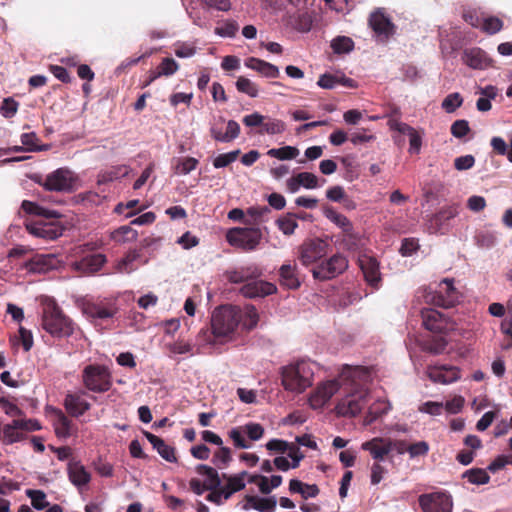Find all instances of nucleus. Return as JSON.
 <instances>
[{
    "instance_id": "1",
    "label": "nucleus",
    "mask_w": 512,
    "mask_h": 512,
    "mask_svg": "<svg viewBox=\"0 0 512 512\" xmlns=\"http://www.w3.org/2000/svg\"><path fill=\"white\" fill-rule=\"evenodd\" d=\"M353 368H360L364 375L353 381L347 388H343L344 396L337 403L335 410L338 415L343 417H355L358 415L368 400V390L365 387L370 379V372L367 368L362 366H352Z\"/></svg>"
},
{
    "instance_id": "2",
    "label": "nucleus",
    "mask_w": 512,
    "mask_h": 512,
    "mask_svg": "<svg viewBox=\"0 0 512 512\" xmlns=\"http://www.w3.org/2000/svg\"><path fill=\"white\" fill-rule=\"evenodd\" d=\"M362 375H364V372L360 368L345 366L337 378L317 385L309 396V405L313 409L323 408L337 392H342L343 388H347V385H350Z\"/></svg>"
},
{
    "instance_id": "3",
    "label": "nucleus",
    "mask_w": 512,
    "mask_h": 512,
    "mask_svg": "<svg viewBox=\"0 0 512 512\" xmlns=\"http://www.w3.org/2000/svg\"><path fill=\"white\" fill-rule=\"evenodd\" d=\"M314 363L300 360L281 368V384L283 388L294 394H301L313 383Z\"/></svg>"
},
{
    "instance_id": "4",
    "label": "nucleus",
    "mask_w": 512,
    "mask_h": 512,
    "mask_svg": "<svg viewBox=\"0 0 512 512\" xmlns=\"http://www.w3.org/2000/svg\"><path fill=\"white\" fill-rule=\"evenodd\" d=\"M240 323V310L232 306L217 308L211 319L212 333L220 341H229L233 338Z\"/></svg>"
},
{
    "instance_id": "5",
    "label": "nucleus",
    "mask_w": 512,
    "mask_h": 512,
    "mask_svg": "<svg viewBox=\"0 0 512 512\" xmlns=\"http://www.w3.org/2000/svg\"><path fill=\"white\" fill-rule=\"evenodd\" d=\"M42 326L50 335L69 337L74 332V323L56 305L48 306L43 313Z\"/></svg>"
},
{
    "instance_id": "6",
    "label": "nucleus",
    "mask_w": 512,
    "mask_h": 512,
    "mask_svg": "<svg viewBox=\"0 0 512 512\" xmlns=\"http://www.w3.org/2000/svg\"><path fill=\"white\" fill-rule=\"evenodd\" d=\"M262 231L258 227H235L226 233L227 242L244 251H253L260 244Z\"/></svg>"
},
{
    "instance_id": "7",
    "label": "nucleus",
    "mask_w": 512,
    "mask_h": 512,
    "mask_svg": "<svg viewBox=\"0 0 512 512\" xmlns=\"http://www.w3.org/2000/svg\"><path fill=\"white\" fill-rule=\"evenodd\" d=\"M84 386L94 393H103L112 386L111 374L103 365H87L82 372Z\"/></svg>"
},
{
    "instance_id": "8",
    "label": "nucleus",
    "mask_w": 512,
    "mask_h": 512,
    "mask_svg": "<svg viewBox=\"0 0 512 512\" xmlns=\"http://www.w3.org/2000/svg\"><path fill=\"white\" fill-rule=\"evenodd\" d=\"M78 176L69 168L62 167L49 173L41 185L48 191L71 192L78 187Z\"/></svg>"
},
{
    "instance_id": "9",
    "label": "nucleus",
    "mask_w": 512,
    "mask_h": 512,
    "mask_svg": "<svg viewBox=\"0 0 512 512\" xmlns=\"http://www.w3.org/2000/svg\"><path fill=\"white\" fill-rule=\"evenodd\" d=\"M348 268V260L341 254H335L312 269V275L317 280H330L343 273Z\"/></svg>"
},
{
    "instance_id": "10",
    "label": "nucleus",
    "mask_w": 512,
    "mask_h": 512,
    "mask_svg": "<svg viewBox=\"0 0 512 512\" xmlns=\"http://www.w3.org/2000/svg\"><path fill=\"white\" fill-rule=\"evenodd\" d=\"M418 501L423 512H452L453 509L452 496L446 491L422 494Z\"/></svg>"
},
{
    "instance_id": "11",
    "label": "nucleus",
    "mask_w": 512,
    "mask_h": 512,
    "mask_svg": "<svg viewBox=\"0 0 512 512\" xmlns=\"http://www.w3.org/2000/svg\"><path fill=\"white\" fill-rule=\"evenodd\" d=\"M457 299L458 291L454 287V280L449 278H445L439 283L436 293H428L425 295L427 303L444 308L453 306Z\"/></svg>"
},
{
    "instance_id": "12",
    "label": "nucleus",
    "mask_w": 512,
    "mask_h": 512,
    "mask_svg": "<svg viewBox=\"0 0 512 512\" xmlns=\"http://www.w3.org/2000/svg\"><path fill=\"white\" fill-rule=\"evenodd\" d=\"M328 243L321 239H311L298 247V259L303 266H310L327 254Z\"/></svg>"
},
{
    "instance_id": "13",
    "label": "nucleus",
    "mask_w": 512,
    "mask_h": 512,
    "mask_svg": "<svg viewBox=\"0 0 512 512\" xmlns=\"http://www.w3.org/2000/svg\"><path fill=\"white\" fill-rule=\"evenodd\" d=\"M421 316L425 328L432 332L446 333L453 328L449 319L435 309H423Z\"/></svg>"
},
{
    "instance_id": "14",
    "label": "nucleus",
    "mask_w": 512,
    "mask_h": 512,
    "mask_svg": "<svg viewBox=\"0 0 512 512\" xmlns=\"http://www.w3.org/2000/svg\"><path fill=\"white\" fill-rule=\"evenodd\" d=\"M461 59L465 65L475 70H484L492 65V59L478 47L465 49Z\"/></svg>"
},
{
    "instance_id": "15",
    "label": "nucleus",
    "mask_w": 512,
    "mask_h": 512,
    "mask_svg": "<svg viewBox=\"0 0 512 512\" xmlns=\"http://www.w3.org/2000/svg\"><path fill=\"white\" fill-rule=\"evenodd\" d=\"M369 24L377 38L381 41L387 40L395 32L394 25L390 19L381 11H376L371 14Z\"/></svg>"
},
{
    "instance_id": "16",
    "label": "nucleus",
    "mask_w": 512,
    "mask_h": 512,
    "mask_svg": "<svg viewBox=\"0 0 512 512\" xmlns=\"http://www.w3.org/2000/svg\"><path fill=\"white\" fill-rule=\"evenodd\" d=\"M58 260L52 254H39L24 264L27 272L32 274H43L57 267Z\"/></svg>"
},
{
    "instance_id": "17",
    "label": "nucleus",
    "mask_w": 512,
    "mask_h": 512,
    "mask_svg": "<svg viewBox=\"0 0 512 512\" xmlns=\"http://www.w3.org/2000/svg\"><path fill=\"white\" fill-rule=\"evenodd\" d=\"M427 376L434 383L447 385L460 379V372L453 366H431L427 369Z\"/></svg>"
},
{
    "instance_id": "18",
    "label": "nucleus",
    "mask_w": 512,
    "mask_h": 512,
    "mask_svg": "<svg viewBox=\"0 0 512 512\" xmlns=\"http://www.w3.org/2000/svg\"><path fill=\"white\" fill-rule=\"evenodd\" d=\"M361 448L364 451H368L372 458L378 462L384 460V458L392 451V445L390 439L375 437L369 441L363 442Z\"/></svg>"
},
{
    "instance_id": "19",
    "label": "nucleus",
    "mask_w": 512,
    "mask_h": 512,
    "mask_svg": "<svg viewBox=\"0 0 512 512\" xmlns=\"http://www.w3.org/2000/svg\"><path fill=\"white\" fill-rule=\"evenodd\" d=\"M105 262L106 257L103 254H92L72 262L71 268L80 274H92L99 271Z\"/></svg>"
},
{
    "instance_id": "20",
    "label": "nucleus",
    "mask_w": 512,
    "mask_h": 512,
    "mask_svg": "<svg viewBox=\"0 0 512 512\" xmlns=\"http://www.w3.org/2000/svg\"><path fill=\"white\" fill-rule=\"evenodd\" d=\"M359 265L367 283L376 287L381 280L378 261L370 255L363 254L359 257Z\"/></svg>"
},
{
    "instance_id": "21",
    "label": "nucleus",
    "mask_w": 512,
    "mask_h": 512,
    "mask_svg": "<svg viewBox=\"0 0 512 512\" xmlns=\"http://www.w3.org/2000/svg\"><path fill=\"white\" fill-rule=\"evenodd\" d=\"M276 291L277 288L273 283L263 280L249 282L240 289L241 294L247 298L265 297Z\"/></svg>"
},
{
    "instance_id": "22",
    "label": "nucleus",
    "mask_w": 512,
    "mask_h": 512,
    "mask_svg": "<svg viewBox=\"0 0 512 512\" xmlns=\"http://www.w3.org/2000/svg\"><path fill=\"white\" fill-rule=\"evenodd\" d=\"M70 482L78 489L88 485L91 480L90 472L79 461L71 460L67 467Z\"/></svg>"
},
{
    "instance_id": "23",
    "label": "nucleus",
    "mask_w": 512,
    "mask_h": 512,
    "mask_svg": "<svg viewBox=\"0 0 512 512\" xmlns=\"http://www.w3.org/2000/svg\"><path fill=\"white\" fill-rule=\"evenodd\" d=\"M84 392L68 393L64 399V406L67 412L74 416L80 417L91 407L90 403L83 398Z\"/></svg>"
},
{
    "instance_id": "24",
    "label": "nucleus",
    "mask_w": 512,
    "mask_h": 512,
    "mask_svg": "<svg viewBox=\"0 0 512 512\" xmlns=\"http://www.w3.org/2000/svg\"><path fill=\"white\" fill-rule=\"evenodd\" d=\"M26 227L30 234L46 240H54L62 235V229L52 223L39 221Z\"/></svg>"
},
{
    "instance_id": "25",
    "label": "nucleus",
    "mask_w": 512,
    "mask_h": 512,
    "mask_svg": "<svg viewBox=\"0 0 512 512\" xmlns=\"http://www.w3.org/2000/svg\"><path fill=\"white\" fill-rule=\"evenodd\" d=\"M244 65L267 78H277L280 75V71L277 66L259 58H247Z\"/></svg>"
},
{
    "instance_id": "26",
    "label": "nucleus",
    "mask_w": 512,
    "mask_h": 512,
    "mask_svg": "<svg viewBox=\"0 0 512 512\" xmlns=\"http://www.w3.org/2000/svg\"><path fill=\"white\" fill-rule=\"evenodd\" d=\"M83 313L91 319L105 320L112 318L116 310L101 303L86 302L82 307Z\"/></svg>"
},
{
    "instance_id": "27",
    "label": "nucleus",
    "mask_w": 512,
    "mask_h": 512,
    "mask_svg": "<svg viewBox=\"0 0 512 512\" xmlns=\"http://www.w3.org/2000/svg\"><path fill=\"white\" fill-rule=\"evenodd\" d=\"M145 437L163 459L172 463L177 461L175 449L172 446L150 432H146Z\"/></svg>"
},
{
    "instance_id": "28",
    "label": "nucleus",
    "mask_w": 512,
    "mask_h": 512,
    "mask_svg": "<svg viewBox=\"0 0 512 512\" xmlns=\"http://www.w3.org/2000/svg\"><path fill=\"white\" fill-rule=\"evenodd\" d=\"M261 275V271L254 265L240 267L226 272V277L231 283H242L250 278H257Z\"/></svg>"
},
{
    "instance_id": "29",
    "label": "nucleus",
    "mask_w": 512,
    "mask_h": 512,
    "mask_svg": "<svg viewBox=\"0 0 512 512\" xmlns=\"http://www.w3.org/2000/svg\"><path fill=\"white\" fill-rule=\"evenodd\" d=\"M19 420H13L11 423L2 424L0 423V441L6 445L13 444L22 439L23 435L20 432Z\"/></svg>"
},
{
    "instance_id": "30",
    "label": "nucleus",
    "mask_w": 512,
    "mask_h": 512,
    "mask_svg": "<svg viewBox=\"0 0 512 512\" xmlns=\"http://www.w3.org/2000/svg\"><path fill=\"white\" fill-rule=\"evenodd\" d=\"M280 282L289 289H297L300 281L296 275V266L291 264H283L279 269Z\"/></svg>"
},
{
    "instance_id": "31",
    "label": "nucleus",
    "mask_w": 512,
    "mask_h": 512,
    "mask_svg": "<svg viewBox=\"0 0 512 512\" xmlns=\"http://www.w3.org/2000/svg\"><path fill=\"white\" fill-rule=\"evenodd\" d=\"M196 472L205 478L204 483L208 490H214L220 486L221 480L214 468L200 464L196 467Z\"/></svg>"
},
{
    "instance_id": "32",
    "label": "nucleus",
    "mask_w": 512,
    "mask_h": 512,
    "mask_svg": "<svg viewBox=\"0 0 512 512\" xmlns=\"http://www.w3.org/2000/svg\"><path fill=\"white\" fill-rule=\"evenodd\" d=\"M131 172V168L126 165H118L112 167L111 169L101 172L98 175L97 182L98 184H105L108 182H112L114 180L120 179L122 177H126Z\"/></svg>"
},
{
    "instance_id": "33",
    "label": "nucleus",
    "mask_w": 512,
    "mask_h": 512,
    "mask_svg": "<svg viewBox=\"0 0 512 512\" xmlns=\"http://www.w3.org/2000/svg\"><path fill=\"white\" fill-rule=\"evenodd\" d=\"M325 216L333 222L335 225H337L339 228L342 229V231L346 234L348 237L353 236V226L350 220L343 214L333 210V209H327L325 211Z\"/></svg>"
},
{
    "instance_id": "34",
    "label": "nucleus",
    "mask_w": 512,
    "mask_h": 512,
    "mask_svg": "<svg viewBox=\"0 0 512 512\" xmlns=\"http://www.w3.org/2000/svg\"><path fill=\"white\" fill-rule=\"evenodd\" d=\"M390 409L391 404L389 401L384 399H378L369 407L367 416L365 418V423L371 424L378 417H381L382 415L388 413Z\"/></svg>"
},
{
    "instance_id": "35",
    "label": "nucleus",
    "mask_w": 512,
    "mask_h": 512,
    "mask_svg": "<svg viewBox=\"0 0 512 512\" xmlns=\"http://www.w3.org/2000/svg\"><path fill=\"white\" fill-rule=\"evenodd\" d=\"M270 213V209L267 206L262 207H250L247 209V217L244 219V223L255 227L264 221V217Z\"/></svg>"
},
{
    "instance_id": "36",
    "label": "nucleus",
    "mask_w": 512,
    "mask_h": 512,
    "mask_svg": "<svg viewBox=\"0 0 512 512\" xmlns=\"http://www.w3.org/2000/svg\"><path fill=\"white\" fill-rule=\"evenodd\" d=\"M21 207L27 213L43 216L45 218H59L61 216L60 213L56 210L46 209L34 202L27 200L22 202Z\"/></svg>"
},
{
    "instance_id": "37",
    "label": "nucleus",
    "mask_w": 512,
    "mask_h": 512,
    "mask_svg": "<svg viewBox=\"0 0 512 512\" xmlns=\"http://www.w3.org/2000/svg\"><path fill=\"white\" fill-rule=\"evenodd\" d=\"M140 258V255L136 251L129 252L125 257L118 261L116 270L119 273H131L138 268L135 264Z\"/></svg>"
},
{
    "instance_id": "38",
    "label": "nucleus",
    "mask_w": 512,
    "mask_h": 512,
    "mask_svg": "<svg viewBox=\"0 0 512 512\" xmlns=\"http://www.w3.org/2000/svg\"><path fill=\"white\" fill-rule=\"evenodd\" d=\"M54 429L58 437L66 438L71 434V421L64 415L62 411H58L56 413Z\"/></svg>"
},
{
    "instance_id": "39",
    "label": "nucleus",
    "mask_w": 512,
    "mask_h": 512,
    "mask_svg": "<svg viewBox=\"0 0 512 512\" xmlns=\"http://www.w3.org/2000/svg\"><path fill=\"white\" fill-rule=\"evenodd\" d=\"M299 153V149L294 146L272 148L267 151V155L281 161L295 159Z\"/></svg>"
},
{
    "instance_id": "40",
    "label": "nucleus",
    "mask_w": 512,
    "mask_h": 512,
    "mask_svg": "<svg viewBox=\"0 0 512 512\" xmlns=\"http://www.w3.org/2000/svg\"><path fill=\"white\" fill-rule=\"evenodd\" d=\"M254 505V510L259 512H274L277 506V500L274 496L271 497H259L251 496Z\"/></svg>"
},
{
    "instance_id": "41",
    "label": "nucleus",
    "mask_w": 512,
    "mask_h": 512,
    "mask_svg": "<svg viewBox=\"0 0 512 512\" xmlns=\"http://www.w3.org/2000/svg\"><path fill=\"white\" fill-rule=\"evenodd\" d=\"M246 475L247 472L244 471L237 475L230 476L227 479V483L225 485V488L227 489V492L225 494L226 498H230L232 494L245 488L244 478Z\"/></svg>"
},
{
    "instance_id": "42",
    "label": "nucleus",
    "mask_w": 512,
    "mask_h": 512,
    "mask_svg": "<svg viewBox=\"0 0 512 512\" xmlns=\"http://www.w3.org/2000/svg\"><path fill=\"white\" fill-rule=\"evenodd\" d=\"M285 130L286 124L282 120L266 117V119L263 121L261 133L276 135L283 133Z\"/></svg>"
},
{
    "instance_id": "43",
    "label": "nucleus",
    "mask_w": 512,
    "mask_h": 512,
    "mask_svg": "<svg viewBox=\"0 0 512 512\" xmlns=\"http://www.w3.org/2000/svg\"><path fill=\"white\" fill-rule=\"evenodd\" d=\"M228 435L236 448L248 449L251 447L250 443L244 437L246 432L244 431L243 426L232 428L228 432Z\"/></svg>"
},
{
    "instance_id": "44",
    "label": "nucleus",
    "mask_w": 512,
    "mask_h": 512,
    "mask_svg": "<svg viewBox=\"0 0 512 512\" xmlns=\"http://www.w3.org/2000/svg\"><path fill=\"white\" fill-rule=\"evenodd\" d=\"M236 88L239 92L247 94L248 96L255 98L258 96L259 90L257 85L250 79L240 76L236 81Z\"/></svg>"
},
{
    "instance_id": "45",
    "label": "nucleus",
    "mask_w": 512,
    "mask_h": 512,
    "mask_svg": "<svg viewBox=\"0 0 512 512\" xmlns=\"http://www.w3.org/2000/svg\"><path fill=\"white\" fill-rule=\"evenodd\" d=\"M259 321V316L257 310L253 306H248L245 308L243 314L240 313V322L243 327L250 330L256 327Z\"/></svg>"
},
{
    "instance_id": "46",
    "label": "nucleus",
    "mask_w": 512,
    "mask_h": 512,
    "mask_svg": "<svg viewBox=\"0 0 512 512\" xmlns=\"http://www.w3.org/2000/svg\"><path fill=\"white\" fill-rule=\"evenodd\" d=\"M463 103V97L460 93L454 92L447 95L442 101L441 107L447 113H453Z\"/></svg>"
},
{
    "instance_id": "47",
    "label": "nucleus",
    "mask_w": 512,
    "mask_h": 512,
    "mask_svg": "<svg viewBox=\"0 0 512 512\" xmlns=\"http://www.w3.org/2000/svg\"><path fill=\"white\" fill-rule=\"evenodd\" d=\"M467 480L476 485H483L489 482L490 476L484 469H471L464 473Z\"/></svg>"
},
{
    "instance_id": "48",
    "label": "nucleus",
    "mask_w": 512,
    "mask_h": 512,
    "mask_svg": "<svg viewBox=\"0 0 512 512\" xmlns=\"http://www.w3.org/2000/svg\"><path fill=\"white\" fill-rule=\"evenodd\" d=\"M353 46L352 39L345 36H338L331 42V47L337 54L348 53L353 49Z\"/></svg>"
},
{
    "instance_id": "49",
    "label": "nucleus",
    "mask_w": 512,
    "mask_h": 512,
    "mask_svg": "<svg viewBox=\"0 0 512 512\" xmlns=\"http://www.w3.org/2000/svg\"><path fill=\"white\" fill-rule=\"evenodd\" d=\"M21 143L25 146V151L33 152V151H42L46 150L47 146H38V137L36 133H23L21 135Z\"/></svg>"
},
{
    "instance_id": "50",
    "label": "nucleus",
    "mask_w": 512,
    "mask_h": 512,
    "mask_svg": "<svg viewBox=\"0 0 512 512\" xmlns=\"http://www.w3.org/2000/svg\"><path fill=\"white\" fill-rule=\"evenodd\" d=\"M277 226L285 235H292L298 227L294 215L287 214L277 220Z\"/></svg>"
},
{
    "instance_id": "51",
    "label": "nucleus",
    "mask_w": 512,
    "mask_h": 512,
    "mask_svg": "<svg viewBox=\"0 0 512 512\" xmlns=\"http://www.w3.org/2000/svg\"><path fill=\"white\" fill-rule=\"evenodd\" d=\"M239 26L237 22L233 20H227L221 25L217 26L214 30L215 34L220 37L233 38L238 32Z\"/></svg>"
},
{
    "instance_id": "52",
    "label": "nucleus",
    "mask_w": 512,
    "mask_h": 512,
    "mask_svg": "<svg viewBox=\"0 0 512 512\" xmlns=\"http://www.w3.org/2000/svg\"><path fill=\"white\" fill-rule=\"evenodd\" d=\"M198 160L194 157H186L183 159H179L175 166V173L179 175H187L194 169H196L198 165Z\"/></svg>"
},
{
    "instance_id": "53",
    "label": "nucleus",
    "mask_w": 512,
    "mask_h": 512,
    "mask_svg": "<svg viewBox=\"0 0 512 512\" xmlns=\"http://www.w3.org/2000/svg\"><path fill=\"white\" fill-rule=\"evenodd\" d=\"M298 182L300 183L301 187H304L306 189H315L320 186L318 177L310 172H300L297 174ZM325 183V179L322 180V184Z\"/></svg>"
},
{
    "instance_id": "54",
    "label": "nucleus",
    "mask_w": 512,
    "mask_h": 512,
    "mask_svg": "<svg viewBox=\"0 0 512 512\" xmlns=\"http://www.w3.org/2000/svg\"><path fill=\"white\" fill-rule=\"evenodd\" d=\"M497 242V236L494 232L483 231L475 236V243L480 248L489 249Z\"/></svg>"
},
{
    "instance_id": "55",
    "label": "nucleus",
    "mask_w": 512,
    "mask_h": 512,
    "mask_svg": "<svg viewBox=\"0 0 512 512\" xmlns=\"http://www.w3.org/2000/svg\"><path fill=\"white\" fill-rule=\"evenodd\" d=\"M26 494L31 499L32 506L35 509L42 510L48 506L46 494L43 491L29 489Z\"/></svg>"
},
{
    "instance_id": "56",
    "label": "nucleus",
    "mask_w": 512,
    "mask_h": 512,
    "mask_svg": "<svg viewBox=\"0 0 512 512\" xmlns=\"http://www.w3.org/2000/svg\"><path fill=\"white\" fill-rule=\"evenodd\" d=\"M240 134V126L239 124L234 120H229L227 122V128L226 132L224 133V136H218L217 141L222 143H228L232 140L236 139Z\"/></svg>"
},
{
    "instance_id": "57",
    "label": "nucleus",
    "mask_w": 512,
    "mask_h": 512,
    "mask_svg": "<svg viewBox=\"0 0 512 512\" xmlns=\"http://www.w3.org/2000/svg\"><path fill=\"white\" fill-rule=\"evenodd\" d=\"M430 446L426 441H418L415 443L409 444L408 454L411 459H415L417 457H424L429 453Z\"/></svg>"
},
{
    "instance_id": "58",
    "label": "nucleus",
    "mask_w": 512,
    "mask_h": 512,
    "mask_svg": "<svg viewBox=\"0 0 512 512\" xmlns=\"http://www.w3.org/2000/svg\"><path fill=\"white\" fill-rule=\"evenodd\" d=\"M239 153L240 150H235L228 153L219 154L217 157L214 158L213 166L217 169L224 168L229 164L233 163L234 161H236Z\"/></svg>"
},
{
    "instance_id": "59",
    "label": "nucleus",
    "mask_w": 512,
    "mask_h": 512,
    "mask_svg": "<svg viewBox=\"0 0 512 512\" xmlns=\"http://www.w3.org/2000/svg\"><path fill=\"white\" fill-rule=\"evenodd\" d=\"M244 431L246 432L247 437L251 441H258L264 435V428L261 424L255 422H249L243 425Z\"/></svg>"
},
{
    "instance_id": "60",
    "label": "nucleus",
    "mask_w": 512,
    "mask_h": 512,
    "mask_svg": "<svg viewBox=\"0 0 512 512\" xmlns=\"http://www.w3.org/2000/svg\"><path fill=\"white\" fill-rule=\"evenodd\" d=\"M174 53L179 58H190L196 53V46L193 43L177 42Z\"/></svg>"
},
{
    "instance_id": "61",
    "label": "nucleus",
    "mask_w": 512,
    "mask_h": 512,
    "mask_svg": "<svg viewBox=\"0 0 512 512\" xmlns=\"http://www.w3.org/2000/svg\"><path fill=\"white\" fill-rule=\"evenodd\" d=\"M502 26L503 23L499 18L488 17L482 20L480 27L489 34H495L502 29Z\"/></svg>"
},
{
    "instance_id": "62",
    "label": "nucleus",
    "mask_w": 512,
    "mask_h": 512,
    "mask_svg": "<svg viewBox=\"0 0 512 512\" xmlns=\"http://www.w3.org/2000/svg\"><path fill=\"white\" fill-rule=\"evenodd\" d=\"M137 233L129 226H121L113 232V239L118 242H124L127 240L135 239Z\"/></svg>"
},
{
    "instance_id": "63",
    "label": "nucleus",
    "mask_w": 512,
    "mask_h": 512,
    "mask_svg": "<svg viewBox=\"0 0 512 512\" xmlns=\"http://www.w3.org/2000/svg\"><path fill=\"white\" fill-rule=\"evenodd\" d=\"M179 68L178 63L172 58H164L158 66V70L162 76H171Z\"/></svg>"
},
{
    "instance_id": "64",
    "label": "nucleus",
    "mask_w": 512,
    "mask_h": 512,
    "mask_svg": "<svg viewBox=\"0 0 512 512\" xmlns=\"http://www.w3.org/2000/svg\"><path fill=\"white\" fill-rule=\"evenodd\" d=\"M18 110V103L12 98H5L0 107V113L5 118L13 117Z\"/></svg>"
}]
</instances>
